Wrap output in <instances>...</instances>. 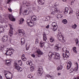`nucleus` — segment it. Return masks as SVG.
<instances>
[{
    "mask_svg": "<svg viewBox=\"0 0 79 79\" xmlns=\"http://www.w3.org/2000/svg\"><path fill=\"white\" fill-rule=\"evenodd\" d=\"M58 46V45H56L55 47V50L56 51H58V50H59V48H60V47Z\"/></svg>",
    "mask_w": 79,
    "mask_h": 79,
    "instance_id": "obj_28",
    "label": "nucleus"
},
{
    "mask_svg": "<svg viewBox=\"0 0 79 79\" xmlns=\"http://www.w3.org/2000/svg\"><path fill=\"white\" fill-rule=\"evenodd\" d=\"M18 63L19 64V65H21V64H22V61L21 60H19L18 61Z\"/></svg>",
    "mask_w": 79,
    "mask_h": 79,
    "instance_id": "obj_41",
    "label": "nucleus"
},
{
    "mask_svg": "<svg viewBox=\"0 0 79 79\" xmlns=\"http://www.w3.org/2000/svg\"><path fill=\"white\" fill-rule=\"evenodd\" d=\"M77 15H79V10L78 12H77Z\"/></svg>",
    "mask_w": 79,
    "mask_h": 79,
    "instance_id": "obj_59",
    "label": "nucleus"
},
{
    "mask_svg": "<svg viewBox=\"0 0 79 79\" xmlns=\"http://www.w3.org/2000/svg\"><path fill=\"white\" fill-rule=\"evenodd\" d=\"M73 51L74 53H77V52H76V47H74L73 48Z\"/></svg>",
    "mask_w": 79,
    "mask_h": 79,
    "instance_id": "obj_33",
    "label": "nucleus"
},
{
    "mask_svg": "<svg viewBox=\"0 0 79 79\" xmlns=\"http://www.w3.org/2000/svg\"><path fill=\"white\" fill-rule=\"evenodd\" d=\"M77 15L78 19L79 20V15Z\"/></svg>",
    "mask_w": 79,
    "mask_h": 79,
    "instance_id": "obj_54",
    "label": "nucleus"
},
{
    "mask_svg": "<svg viewBox=\"0 0 79 79\" xmlns=\"http://www.w3.org/2000/svg\"><path fill=\"white\" fill-rule=\"evenodd\" d=\"M67 22L68 21H67V20L66 19H64L62 20V23H64V24H66Z\"/></svg>",
    "mask_w": 79,
    "mask_h": 79,
    "instance_id": "obj_34",
    "label": "nucleus"
},
{
    "mask_svg": "<svg viewBox=\"0 0 79 79\" xmlns=\"http://www.w3.org/2000/svg\"><path fill=\"white\" fill-rule=\"evenodd\" d=\"M46 79H50V75H47L45 77Z\"/></svg>",
    "mask_w": 79,
    "mask_h": 79,
    "instance_id": "obj_38",
    "label": "nucleus"
},
{
    "mask_svg": "<svg viewBox=\"0 0 79 79\" xmlns=\"http://www.w3.org/2000/svg\"><path fill=\"white\" fill-rule=\"evenodd\" d=\"M77 25H76V24H74V25H72V28H73V29H76V27H77Z\"/></svg>",
    "mask_w": 79,
    "mask_h": 79,
    "instance_id": "obj_31",
    "label": "nucleus"
},
{
    "mask_svg": "<svg viewBox=\"0 0 79 79\" xmlns=\"http://www.w3.org/2000/svg\"><path fill=\"white\" fill-rule=\"evenodd\" d=\"M27 24L28 26H30V27H32L34 26L33 21L27 23Z\"/></svg>",
    "mask_w": 79,
    "mask_h": 79,
    "instance_id": "obj_22",
    "label": "nucleus"
},
{
    "mask_svg": "<svg viewBox=\"0 0 79 79\" xmlns=\"http://www.w3.org/2000/svg\"><path fill=\"white\" fill-rule=\"evenodd\" d=\"M11 0H8L7 1V3L8 4L9 3V2H11Z\"/></svg>",
    "mask_w": 79,
    "mask_h": 79,
    "instance_id": "obj_51",
    "label": "nucleus"
},
{
    "mask_svg": "<svg viewBox=\"0 0 79 79\" xmlns=\"http://www.w3.org/2000/svg\"><path fill=\"white\" fill-rule=\"evenodd\" d=\"M57 18H61L62 17V16L61 15L59 14L57 15Z\"/></svg>",
    "mask_w": 79,
    "mask_h": 79,
    "instance_id": "obj_40",
    "label": "nucleus"
},
{
    "mask_svg": "<svg viewBox=\"0 0 79 79\" xmlns=\"http://www.w3.org/2000/svg\"><path fill=\"white\" fill-rule=\"evenodd\" d=\"M24 21V19L23 18H21L19 22V24H22L23 23V22Z\"/></svg>",
    "mask_w": 79,
    "mask_h": 79,
    "instance_id": "obj_24",
    "label": "nucleus"
},
{
    "mask_svg": "<svg viewBox=\"0 0 79 79\" xmlns=\"http://www.w3.org/2000/svg\"><path fill=\"white\" fill-rule=\"evenodd\" d=\"M31 2H27V1H24L23 3V6H24V9H23V12L24 15H27L29 14V9L26 7H24L25 6H28V5L30 6L31 5Z\"/></svg>",
    "mask_w": 79,
    "mask_h": 79,
    "instance_id": "obj_2",
    "label": "nucleus"
},
{
    "mask_svg": "<svg viewBox=\"0 0 79 79\" xmlns=\"http://www.w3.org/2000/svg\"><path fill=\"white\" fill-rule=\"evenodd\" d=\"M50 41L51 43L53 42L54 41V38L53 37H51L50 39Z\"/></svg>",
    "mask_w": 79,
    "mask_h": 79,
    "instance_id": "obj_36",
    "label": "nucleus"
},
{
    "mask_svg": "<svg viewBox=\"0 0 79 79\" xmlns=\"http://www.w3.org/2000/svg\"><path fill=\"white\" fill-rule=\"evenodd\" d=\"M26 63L29 66H32V62H31V61H28Z\"/></svg>",
    "mask_w": 79,
    "mask_h": 79,
    "instance_id": "obj_21",
    "label": "nucleus"
},
{
    "mask_svg": "<svg viewBox=\"0 0 79 79\" xmlns=\"http://www.w3.org/2000/svg\"><path fill=\"white\" fill-rule=\"evenodd\" d=\"M73 13V10H72V9H71L70 10L69 14H70V13Z\"/></svg>",
    "mask_w": 79,
    "mask_h": 79,
    "instance_id": "obj_50",
    "label": "nucleus"
},
{
    "mask_svg": "<svg viewBox=\"0 0 79 79\" xmlns=\"http://www.w3.org/2000/svg\"><path fill=\"white\" fill-rule=\"evenodd\" d=\"M32 9L33 10H36V8H35V7H33Z\"/></svg>",
    "mask_w": 79,
    "mask_h": 79,
    "instance_id": "obj_56",
    "label": "nucleus"
},
{
    "mask_svg": "<svg viewBox=\"0 0 79 79\" xmlns=\"http://www.w3.org/2000/svg\"><path fill=\"white\" fill-rule=\"evenodd\" d=\"M8 35H4L2 38V40L3 42H7L8 41Z\"/></svg>",
    "mask_w": 79,
    "mask_h": 79,
    "instance_id": "obj_14",
    "label": "nucleus"
},
{
    "mask_svg": "<svg viewBox=\"0 0 79 79\" xmlns=\"http://www.w3.org/2000/svg\"><path fill=\"white\" fill-rule=\"evenodd\" d=\"M4 27H7V26H5Z\"/></svg>",
    "mask_w": 79,
    "mask_h": 79,
    "instance_id": "obj_63",
    "label": "nucleus"
},
{
    "mask_svg": "<svg viewBox=\"0 0 79 79\" xmlns=\"http://www.w3.org/2000/svg\"><path fill=\"white\" fill-rule=\"evenodd\" d=\"M63 52L65 53L62 54V56L64 60H67L69 58V51L67 50V48L66 47H64L62 49Z\"/></svg>",
    "mask_w": 79,
    "mask_h": 79,
    "instance_id": "obj_3",
    "label": "nucleus"
},
{
    "mask_svg": "<svg viewBox=\"0 0 79 79\" xmlns=\"http://www.w3.org/2000/svg\"><path fill=\"white\" fill-rule=\"evenodd\" d=\"M2 76H0V79H2Z\"/></svg>",
    "mask_w": 79,
    "mask_h": 79,
    "instance_id": "obj_61",
    "label": "nucleus"
},
{
    "mask_svg": "<svg viewBox=\"0 0 79 79\" xmlns=\"http://www.w3.org/2000/svg\"><path fill=\"white\" fill-rule=\"evenodd\" d=\"M31 21H36L37 19V17L35 15H34L31 17Z\"/></svg>",
    "mask_w": 79,
    "mask_h": 79,
    "instance_id": "obj_27",
    "label": "nucleus"
},
{
    "mask_svg": "<svg viewBox=\"0 0 79 79\" xmlns=\"http://www.w3.org/2000/svg\"><path fill=\"white\" fill-rule=\"evenodd\" d=\"M39 2V3L40 5H44V0H38Z\"/></svg>",
    "mask_w": 79,
    "mask_h": 79,
    "instance_id": "obj_25",
    "label": "nucleus"
},
{
    "mask_svg": "<svg viewBox=\"0 0 79 79\" xmlns=\"http://www.w3.org/2000/svg\"><path fill=\"white\" fill-rule=\"evenodd\" d=\"M63 69V66L61 65H60L57 67V71H59V70H61Z\"/></svg>",
    "mask_w": 79,
    "mask_h": 79,
    "instance_id": "obj_29",
    "label": "nucleus"
},
{
    "mask_svg": "<svg viewBox=\"0 0 79 79\" xmlns=\"http://www.w3.org/2000/svg\"><path fill=\"white\" fill-rule=\"evenodd\" d=\"M28 78H32V76L29 74L28 76Z\"/></svg>",
    "mask_w": 79,
    "mask_h": 79,
    "instance_id": "obj_42",
    "label": "nucleus"
},
{
    "mask_svg": "<svg viewBox=\"0 0 79 79\" xmlns=\"http://www.w3.org/2000/svg\"><path fill=\"white\" fill-rule=\"evenodd\" d=\"M71 65H69V64H68L67 65V69H69L70 68H71Z\"/></svg>",
    "mask_w": 79,
    "mask_h": 79,
    "instance_id": "obj_37",
    "label": "nucleus"
},
{
    "mask_svg": "<svg viewBox=\"0 0 79 79\" xmlns=\"http://www.w3.org/2000/svg\"><path fill=\"white\" fill-rule=\"evenodd\" d=\"M9 19L12 21H15L16 20L14 18V16L11 14L9 15Z\"/></svg>",
    "mask_w": 79,
    "mask_h": 79,
    "instance_id": "obj_15",
    "label": "nucleus"
},
{
    "mask_svg": "<svg viewBox=\"0 0 79 79\" xmlns=\"http://www.w3.org/2000/svg\"><path fill=\"white\" fill-rule=\"evenodd\" d=\"M3 73L6 79H11V77H12V74L11 73L6 71H4Z\"/></svg>",
    "mask_w": 79,
    "mask_h": 79,
    "instance_id": "obj_5",
    "label": "nucleus"
},
{
    "mask_svg": "<svg viewBox=\"0 0 79 79\" xmlns=\"http://www.w3.org/2000/svg\"><path fill=\"white\" fill-rule=\"evenodd\" d=\"M29 44H27L26 45V48L27 50H29Z\"/></svg>",
    "mask_w": 79,
    "mask_h": 79,
    "instance_id": "obj_32",
    "label": "nucleus"
},
{
    "mask_svg": "<svg viewBox=\"0 0 79 79\" xmlns=\"http://www.w3.org/2000/svg\"><path fill=\"white\" fill-rule=\"evenodd\" d=\"M54 23V24H53V26H54V25H55V23Z\"/></svg>",
    "mask_w": 79,
    "mask_h": 79,
    "instance_id": "obj_64",
    "label": "nucleus"
},
{
    "mask_svg": "<svg viewBox=\"0 0 79 79\" xmlns=\"http://www.w3.org/2000/svg\"><path fill=\"white\" fill-rule=\"evenodd\" d=\"M20 11H22V7H21L20 8Z\"/></svg>",
    "mask_w": 79,
    "mask_h": 79,
    "instance_id": "obj_57",
    "label": "nucleus"
},
{
    "mask_svg": "<svg viewBox=\"0 0 79 79\" xmlns=\"http://www.w3.org/2000/svg\"><path fill=\"white\" fill-rule=\"evenodd\" d=\"M58 5H56V3L55 4V5L54 6V8H55V7H56V6H58Z\"/></svg>",
    "mask_w": 79,
    "mask_h": 79,
    "instance_id": "obj_45",
    "label": "nucleus"
},
{
    "mask_svg": "<svg viewBox=\"0 0 79 79\" xmlns=\"http://www.w3.org/2000/svg\"><path fill=\"white\" fill-rule=\"evenodd\" d=\"M43 41L44 42H46L47 40V36H46V34L44 33L43 34Z\"/></svg>",
    "mask_w": 79,
    "mask_h": 79,
    "instance_id": "obj_17",
    "label": "nucleus"
},
{
    "mask_svg": "<svg viewBox=\"0 0 79 79\" xmlns=\"http://www.w3.org/2000/svg\"><path fill=\"white\" fill-rule=\"evenodd\" d=\"M25 39H24V38H22L21 39V45H23V44H25Z\"/></svg>",
    "mask_w": 79,
    "mask_h": 79,
    "instance_id": "obj_20",
    "label": "nucleus"
},
{
    "mask_svg": "<svg viewBox=\"0 0 79 79\" xmlns=\"http://www.w3.org/2000/svg\"><path fill=\"white\" fill-rule=\"evenodd\" d=\"M75 41H76V42H76V44H78V43L79 42V41H78V39H76L75 40Z\"/></svg>",
    "mask_w": 79,
    "mask_h": 79,
    "instance_id": "obj_47",
    "label": "nucleus"
},
{
    "mask_svg": "<svg viewBox=\"0 0 79 79\" xmlns=\"http://www.w3.org/2000/svg\"><path fill=\"white\" fill-rule=\"evenodd\" d=\"M9 25L10 28L9 31V35L10 36V37H11L13 33V27L11 24H9Z\"/></svg>",
    "mask_w": 79,
    "mask_h": 79,
    "instance_id": "obj_10",
    "label": "nucleus"
},
{
    "mask_svg": "<svg viewBox=\"0 0 79 79\" xmlns=\"http://www.w3.org/2000/svg\"><path fill=\"white\" fill-rule=\"evenodd\" d=\"M45 43L42 41H40V46L41 48H43L44 46Z\"/></svg>",
    "mask_w": 79,
    "mask_h": 79,
    "instance_id": "obj_18",
    "label": "nucleus"
},
{
    "mask_svg": "<svg viewBox=\"0 0 79 79\" xmlns=\"http://www.w3.org/2000/svg\"><path fill=\"white\" fill-rule=\"evenodd\" d=\"M24 56V54H23L22 56V60L23 61H26V60H27V58H26Z\"/></svg>",
    "mask_w": 79,
    "mask_h": 79,
    "instance_id": "obj_23",
    "label": "nucleus"
},
{
    "mask_svg": "<svg viewBox=\"0 0 79 79\" xmlns=\"http://www.w3.org/2000/svg\"><path fill=\"white\" fill-rule=\"evenodd\" d=\"M36 44H39V40L38 39H36L35 40Z\"/></svg>",
    "mask_w": 79,
    "mask_h": 79,
    "instance_id": "obj_43",
    "label": "nucleus"
},
{
    "mask_svg": "<svg viewBox=\"0 0 79 79\" xmlns=\"http://www.w3.org/2000/svg\"><path fill=\"white\" fill-rule=\"evenodd\" d=\"M56 13H58L60 12V10L58 9V8H55V9H52L51 10V15H55Z\"/></svg>",
    "mask_w": 79,
    "mask_h": 79,
    "instance_id": "obj_12",
    "label": "nucleus"
},
{
    "mask_svg": "<svg viewBox=\"0 0 79 79\" xmlns=\"http://www.w3.org/2000/svg\"><path fill=\"white\" fill-rule=\"evenodd\" d=\"M31 56L32 57H33V58H35V56L34 54H32Z\"/></svg>",
    "mask_w": 79,
    "mask_h": 79,
    "instance_id": "obj_49",
    "label": "nucleus"
},
{
    "mask_svg": "<svg viewBox=\"0 0 79 79\" xmlns=\"http://www.w3.org/2000/svg\"><path fill=\"white\" fill-rule=\"evenodd\" d=\"M32 20H31L30 19H28L27 20V24L29 23H31V22H32Z\"/></svg>",
    "mask_w": 79,
    "mask_h": 79,
    "instance_id": "obj_39",
    "label": "nucleus"
},
{
    "mask_svg": "<svg viewBox=\"0 0 79 79\" xmlns=\"http://www.w3.org/2000/svg\"><path fill=\"white\" fill-rule=\"evenodd\" d=\"M49 27H50V25H48L46 27V28L47 29H48V28H49Z\"/></svg>",
    "mask_w": 79,
    "mask_h": 79,
    "instance_id": "obj_48",
    "label": "nucleus"
},
{
    "mask_svg": "<svg viewBox=\"0 0 79 79\" xmlns=\"http://www.w3.org/2000/svg\"><path fill=\"white\" fill-rule=\"evenodd\" d=\"M50 79H53V77H50Z\"/></svg>",
    "mask_w": 79,
    "mask_h": 79,
    "instance_id": "obj_55",
    "label": "nucleus"
},
{
    "mask_svg": "<svg viewBox=\"0 0 79 79\" xmlns=\"http://www.w3.org/2000/svg\"><path fill=\"white\" fill-rule=\"evenodd\" d=\"M6 46L5 45H3L2 44L0 45V50H1L2 52H5V53H6L7 55H12L13 52H14V49L10 48H7V50H6Z\"/></svg>",
    "mask_w": 79,
    "mask_h": 79,
    "instance_id": "obj_1",
    "label": "nucleus"
},
{
    "mask_svg": "<svg viewBox=\"0 0 79 79\" xmlns=\"http://www.w3.org/2000/svg\"><path fill=\"white\" fill-rule=\"evenodd\" d=\"M74 71V69H73V68H72L70 71V73H73Z\"/></svg>",
    "mask_w": 79,
    "mask_h": 79,
    "instance_id": "obj_44",
    "label": "nucleus"
},
{
    "mask_svg": "<svg viewBox=\"0 0 79 79\" xmlns=\"http://www.w3.org/2000/svg\"><path fill=\"white\" fill-rule=\"evenodd\" d=\"M69 8L68 7H66L65 9V11H64V13L65 14H66L68 12Z\"/></svg>",
    "mask_w": 79,
    "mask_h": 79,
    "instance_id": "obj_30",
    "label": "nucleus"
},
{
    "mask_svg": "<svg viewBox=\"0 0 79 79\" xmlns=\"http://www.w3.org/2000/svg\"><path fill=\"white\" fill-rule=\"evenodd\" d=\"M76 64H77V69H78V64L77 63V62H76Z\"/></svg>",
    "mask_w": 79,
    "mask_h": 79,
    "instance_id": "obj_52",
    "label": "nucleus"
},
{
    "mask_svg": "<svg viewBox=\"0 0 79 79\" xmlns=\"http://www.w3.org/2000/svg\"><path fill=\"white\" fill-rule=\"evenodd\" d=\"M4 30H5V29H4V28H3V26L0 25V31H1V32H3V31H4Z\"/></svg>",
    "mask_w": 79,
    "mask_h": 79,
    "instance_id": "obj_26",
    "label": "nucleus"
},
{
    "mask_svg": "<svg viewBox=\"0 0 79 79\" xmlns=\"http://www.w3.org/2000/svg\"><path fill=\"white\" fill-rule=\"evenodd\" d=\"M35 69V68L34 67V66H32L30 68V71L31 72H33V71Z\"/></svg>",
    "mask_w": 79,
    "mask_h": 79,
    "instance_id": "obj_35",
    "label": "nucleus"
},
{
    "mask_svg": "<svg viewBox=\"0 0 79 79\" xmlns=\"http://www.w3.org/2000/svg\"><path fill=\"white\" fill-rule=\"evenodd\" d=\"M68 64H69L70 65H71V64H72L71 62H69Z\"/></svg>",
    "mask_w": 79,
    "mask_h": 79,
    "instance_id": "obj_53",
    "label": "nucleus"
},
{
    "mask_svg": "<svg viewBox=\"0 0 79 79\" xmlns=\"http://www.w3.org/2000/svg\"><path fill=\"white\" fill-rule=\"evenodd\" d=\"M8 45H9V46H10H10H11V45H10V44H6V46H8Z\"/></svg>",
    "mask_w": 79,
    "mask_h": 79,
    "instance_id": "obj_60",
    "label": "nucleus"
},
{
    "mask_svg": "<svg viewBox=\"0 0 79 79\" xmlns=\"http://www.w3.org/2000/svg\"><path fill=\"white\" fill-rule=\"evenodd\" d=\"M50 54L51 55V58L53 57V58L54 59H56V60H60V54L57 53L55 52H50Z\"/></svg>",
    "mask_w": 79,
    "mask_h": 79,
    "instance_id": "obj_4",
    "label": "nucleus"
},
{
    "mask_svg": "<svg viewBox=\"0 0 79 79\" xmlns=\"http://www.w3.org/2000/svg\"><path fill=\"white\" fill-rule=\"evenodd\" d=\"M54 24H55V23H52V26L51 28V30L52 31H55L57 29V27H56V25H53Z\"/></svg>",
    "mask_w": 79,
    "mask_h": 79,
    "instance_id": "obj_13",
    "label": "nucleus"
},
{
    "mask_svg": "<svg viewBox=\"0 0 79 79\" xmlns=\"http://www.w3.org/2000/svg\"><path fill=\"white\" fill-rule=\"evenodd\" d=\"M58 76H60V75H61V73H58Z\"/></svg>",
    "mask_w": 79,
    "mask_h": 79,
    "instance_id": "obj_58",
    "label": "nucleus"
},
{
    "mask_svg": "<svg viewBox=\"0 0 79 79\" xmlns=\"http://www.w3.org/2000/svg\"><path fill=\"white\" fill-rule=\"evenodd\" d=\"M37 74L38 76H41L43 73V69L42 67L41 66H39V69L37 71Z\"/></svg>",
    "mask_w": 79,
    "mask_h": 79,
    "instance_id": "obj_9",
    "label": "nucleus"
},
{
    "mask_svg": "<svg viewBox=\"0 0 79 79\" xmlns=\"http://www.w3.org/2000/svg\"><path fill=\"white\" fill-rule=\"evenodd\" d=\"M57 37H58V39L60 42H65V40L64 39V37L62 35V34H60L58 35Z\"/></svg>",
    "mask_w": 79,
    "mask_h": 79,
    "instance_id": "obj_8",
    "label": "nucleus"
},
{
    "mask_svg": "<svg viewBox=\"0 0 79 79\" xmlns=\"http://www.w3.org/2000/svg\"><path fill=\"white\" fill-rule=\"evenodd\" d=\"M35 53H37L38 54V56L39 57L40 56V55H42L43 54V52L41 51V50L38 48H36L35 49Z\"/></svg>",
    "mask_w": 79,
    "mask_h": 79,
    "instance_id": "obj_6",
    "label": "nucleus"
},
{
    "mask_svg": "<svg viewBox=\"0 0 79 79\" xmlns=\"http://www.w3.org/2000/svg\"><path fill=\"white\" fill-rule=\"evenodd\" d=\"M14 66L15 69H17L19 72H21L23 70V69L20 67V66H19L17 63H14Z\"/></svg>",
    "mask_w": 79,
    "mask_h": 79,
    "instance_id": "obj_7",
    "label": "nucleus"
},
{
    "mask_svg": "<svg viewBox=\"0 0 79 79\" xmlns=\"http://www.w3.org/2000/svg\"><path fill=\"white\" fill-rule=\"evenodd\" d=\"M5 22V20L4 18L2 17V15L1 14V12H0V23H3Z\"/></svg>",
    "mask_w": 79,
    "mask_h": 79,
    "instance_id": "obj_16",
    "label": "nucleus"
},
{
    "mask_svg": "<svg viewBox=\"0 0 79 79\" xmlns=\"http://www.w3.org/2000/svg\"><path fill=\"white\" fill-rule=\"evenodd\" d=\"M6 66H10L11 64V60H6Z\"/></svg>",
    "mask_w": 79,
    "mask_h": 79,
    "instance_id": "obj_19",
    "label": "nucleus"
},
{
    "mask_svg": "<svg viewBox=\"0 0 79 79\" xmlns=\"http://www.w3.org/2000/svg\"><path fill=\"white\" fill-rule=\"evenodd\" d=\"M8 10L10 11V12H12V10L11 8H8Z\"/></svg>",
    "mask_w": 79,
    "mask_h": 79,
    "instance_id": "obj_46",
    "label": "nucleus"
},
{
    "mask_svg": "<svg viewBox=\"0 0 79 79\" xmlns=\"http://www.w3.org/2000/svg\"><path fill=\"white\" fill-rule=\"evenodd\" d=\"M18 34L20 36H23V35L25 34L24 33V31L23 29L21 30V29H19V30L18 31Z\"/></svg>",
    "mask_w": 79,
    "mask_h": 79,
    "instance_id": "obj_11",
    "label": "nucleus"
},
{
    "mask_svg": "<svg viewBox=\"0 0 79 79\" xmlns=\"http://www.w3.org/2000/svg\"><path fill=\"white\" fill-rule=\"evenodd\" d=\"M66 0H63V2H66Z\"/></svg>",
    "mask_w": 79,
    "mask_h": 79,
    "instance_id": "obj_62",
    "label": "nucleus"
}]
</instances>
